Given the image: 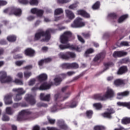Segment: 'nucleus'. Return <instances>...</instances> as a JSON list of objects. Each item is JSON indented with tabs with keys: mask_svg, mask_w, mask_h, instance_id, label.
I'll return each mask as SVG.
<instances>
[{
	"mask_svg": "<svg viewBox=\"0 0 130 130\" xmlns=\"http://www.w3.org/2000/svg\"><path fill=\"white\" fill-rule=\"evenodd\" d=\"M50 32H51L50 29H48L46 31H44L43 29H39L35 34L34 41H39L41 39V37H45V38L41 40V42H48L51 38Z\"/></svg>",
	"mask_w": 130,
	"mask_h": 130,
	"instance_id": "nucleus-1",
	"label": "nucleus"
},
{
	"mask_svg": "<svg viewBox=\"0 0 130 130\" xmlns=\"http://www.w3.org/2000/svg\"><path fill=\"white\" fill-rule=\"evenodd\" d=\"M34 117V113L29 110H22L19 113L17 118L18 121H26L32 120Z\"/></svg>",
	"mask_w": 130,
	"mask_h": 130,
	"instance_id": "nucleus-2",
	"label": "nucleus"
},
{
	"mask_svg": "<svg viewBox=\"0 0 130 130\" xmlns=\"http://www.w3.org/2000/svg\"><path fill=\"white\" fill-rule=\"evenodd\" d=\"M4 12L8 14L10 16L14 15V16L20 17L22 15V9L17 7H12L4 10Z\"/></svg>",
	"mask_w": 130,
	"mask_h": 130,
	"instance_id": "nucleus-3",
	"label": "nucleus"
},
{
	"mask_svg": "<svg viewBox=\"0 0 130 130\" xmlns=\"http://www.w3.org/2000/svg\"><path fill=\"white\" fill-rule=\"evenodd\" d=\"M58 55L59 58L65 59V60H69V59H71V58H76L77 56L76 53L71 51H67L65 53L61 52Z\"/></svg>",
	"mask_w": 130,
	"mask_h": 130,
	"instance_id": "nucleus-4",
	"label": "nucleus"
},
{
	"mask_svg": "<svg viewBox=\"0 0 130 130\" xmlns=\"http://www.w3.org/2000/svg\"><path fill=\"white\" fill-rule=\"evenodd\" d=\"M59 48L60 50L69 49L70 50H76L78 52H81L82 51V48L79 47L78 46L71 45V44H67L66 45L60 44L59 45Z\"/></svg>",
	"mask_w": 130,
	"mask_h": 130,
	"instance_id": "nucleus-5",
	"label": "nucleus"
},
{
	"mask_svg": "<svg viewBox=\"0 0 130 130\" xmlns=\"http://www.w3.org/2000/svg\"><path fill=\"white\" fill-rule=\"evenodd\" d=\"M73 36V34L70 31H65L60 36V41L62 44H68L70 38Z\"/></svg>",
	"mask_w": 130,
	"mask_h": 130,
	"instance_id": "nucleus-6",
	"label": "nucleus"
},
{
	"mask_svg": "<svg viewBox=\"0 0 130 130\" xmlns=\"http://www.w3.org/2000/svg\"><path fill=\"white\" fill-rule=\"evenodd\" d=\"M85 25L86 24L84 22H83V19L77 17L71 24V26L73 28H81L84 27Z\"/></svg>",
	"mask_w": 130,
	"mask_h": 130,
	"instance_id": "nucleus-7",
	"label": "nucleus"
},
{
	"mask_svg": "<svg viewBox=\"0 0 130 130\" xmlns=\"http://www.w3.org/2000/svg\"><path fill=\"white\" fill-rule=\"evenodd\" d=\"M107 112H105L102 114V116L103 117L105 118H109L111 119L112 118V114H114L115 113V110L113 108H109L106 109Z\"/></svg>",
	"mask_w": 130,
	"mask_h": 130,
	"instance_id": "nucleus-8",
	"label": "nucleus"
},
{
	"mask_svg": "<svg viewBox=\"0 0 130 130\" xmlns=\"http://www.w3.org/2000/svg\"><path fill=\"white\" fill-rule=\"evenodd\" d=\"M66 78H67V74L66 73H62L59 74L54 79V81L55 82V85L56 86H58L59 85H60V83H61V82H62L63 79H66Z\"/></svg>",
	"mask_w": 130,
	"mask_h": 130,
	"instance_id": "nucleus-9",
	"label": "nucleus"
},
{
	"mask_svg": "<svg viewBox=\"0 0 130 130\" xmlns=\"http://www.w3.org/2000/svg\"><path fill=\"white\" fill-rule=\"evenodd\" d=\"M25 99L26 102L30 104V105H34L36 104V100H35V98L32 94H27Z\"/></svg>",
	"mask_w": 130,
	"mask_h": 130,
	"instance_id": "nucleus-10",
	"label": "nucleus"
},
{
	"mask_svg": "<svg viewBox=\"0 0 130 130\" xmlns=\"http://www.w3.org/2000/svg\"><path fill=\"white\" fill-rule=\"evenodd\" d=\"M78 106V101L72 100L64 105V108H75Z\"/></svg>",
	"mask_w": 130,
	"mask_h": 130,
	"instance_id": "nucleus-11",
	"label": "nucleus"
},
{
	"mask_svg": "<svg viewBox=\"0 0 130 130\" xmlns=\"http://www.w3.org/2000/svg\"><path fill=\"white\" fill-rule=\"evenodd\" d=\"M69 96H63L61 93H57L54 95V100L56 102H61L64 101V100H67L68 98H69Z\"/></svg>",
	"mask_w": 130,
	"mask_h": 130,
	"instance_id": "nucleus-12",
	"label": "nucleus"
},
{
	"mask_svg": "<svg viewBox=\"0 0 130 130\" xmlns=\"http://www.w3.org/2000/svg\"><path fill=\"white\" fill-rule=\"evenodd\" d=\"M24 54L26 56H29L30 57H33L35 55V50L31 48H28L24 51Z\"/></svg>",
	"mask_w": 130,
	"mask_h": 130,
	"instance_id": "nucleus-13",
	"label": "nucleus"
},
{
	"mask_svg": "<svg viewBox=\"0 0 130 130\" xmlns=\"http://www.w3.org/2000/svg\"><path fill=\"white\" fill-rule=\"evenodd\" d=\"M57 123L58 126H59L60 129L68 130L69 128L68 125L66 124V123H64V121L62 120H58L57 122Z\"/></svg>",
	"mask_w": 130,
	"mask_h": 130,
	"instance_id": "nucleus-14",
	"label": "nucleus"
},
{
	"mask_svg": "<svg viewBox=\"0 0 130 130\" xmlns=\"http://www.w3.org/2000/svg\"><path fill=\"white\" fill-rule=\"evenodd\" d=\"M104 58H105V53L101 52L95 55L93 59V61L97 62L98 60L102 61Z\"/></svg>",
	"mask_w": 130,
	"mask_h": 130,
	"instance_id": "nucleus-15",
	"label": "nucleus"
},
{
	"mask_svg": "<svg viewBox=\"0 0 130 130\" xmlns=\"http://www.w3.org/2000/svg\"><path fill=\"white\" fill-rule=\"evenodd\" d=\"M12 98L13 93L7 94L4 98V101L5 102V104H6L7 105L12 104V103H13V101H12Z\"/></svg>",
	"mask_w": 130,
	"mask_h": 130,
	"instance_id": "nucleus-16",
	"label": "nucleus"
},
{
	"mask_svg": "<svg viewBox=\"0 0 130 130\" xmlns=\"http://www.w3.org/2000/svg\"><path fill=\"white\" fill-rule=\"evenodd\" d=\"M127 67L126 66H121L120 67L117 72V75H124L126 73H127Z\"/></svg>",
	"mask_w": 130,
	"mask_h": 130,
	"instance_id": "nucleus-17",
	"label": "nucleus"
},
{
	"mask_svg": "<svg viewBox=\"0 0 130 130\" xmlns=\"http://www.w3.org/2000/svg\"><path fill=\"white\" fill-rule=\"evenodd\" d=\"M114 84L116 87H119V86L124 85H125V80L121 79H117L114 81Z\"/></svg>",
	"mask_w": 130,
	"mask_h": 130,
	"instance_id": "nucleus-18",
	"label": "nucleus"
},
{
	"mask_svg": "<svg viewBox=\"0 0 130 130\" xmlns=\"http://www.w3.org/2000/svg\"><path fill=\"white\" fill-rule=\"evenodd\" d=\"M78 15H80L83 17L84 18H90V16L89 13H87V12L85 11V10H79L77 11Z\"/></svg>",
	"mask_w": 130,
	"mask_h": 130,
	"instance_id": "nucleus-19",
	"label": "nucleus"
},
{
	"mask_svg": "<svg viewBox=\"0 0 130 130\" xmlns=\"http://www.w3.org/2000/svg\"><path fill=\"white\" fill-rule=\"evenodd\" d=\"M117 99H122L123 97H127L129 95V91H125L122 92H118L117 94Z\"/></svg>",
	"mask_w": 130,
	"mask_h": 130,
	"instance_id": "nucleus-20",
	"label": "nucleus"
},
{
	"mask_svg": "<svg viewBox=\"0 0 130 130\" xmlns=\"http://www.w3.org/2000/svg\"><path fill=\"white\" fill-rule=\"evenodd\" d=\"M93 98L95 100H99V101H104L106 100L104 94L102 93H98L93 95Z\"/></svg>",
	"mask_w": 130,
	"mask_h": 130,
	"instance_id": "nucleus-21",
	"label": "nucleus"
},
{
	"mask_svg": "<svg viewBox=\"0 0 130 130\" xmlns=\"http://www.w3.org/2000/svg\"><path fill=\"white\" fill-rule=\"evenodd\" d=\"M127 53L123 51H115L113 54V56L114 57H121V56H124L126 55Z\"/></svg>",
	"mask_w": 130,
	"mask_h": 130,
	"instance_id": "nucleus-22",
	"label": "nucleus"
},
{
	"mask_svg": "<svg viewBox=\"0 0 130 130\" xmlns=\"http://www.w3.org/2000/svg\"><path fill=\"white\" fill-rule=\"evenodd\" d=\"M40 98L42 101H50V94H48L44 96V93H41L40 95Z\"/></svg>",
	"mask_w": 130,
	"mask_h": 130,
	"instance_id": "nucleus-23",
	"label": "nucleus"
},
{
	"mask_svg": "<svg viewBox=\"0 0 130 130\" xmlns=\"http://www.w3.org/2000/svg\"><path fill=\"white\" fill-rule=\"evenodd\" d=\"M52 60L51 58H46L45 59H42L39 61L38 64L40 67H42L44 63H48V62H50Z\"/></svg>",
	"mask_w": 130,
	"mask_h": 130,
	"instance_id": "nucleus-24",
	"label": "nucleus"
},
{
	"mask_svg": "<svg viewBox=\"0 0 130 130\" xmlns=\"http://www.w3.org/2000/svg\"><path fill=\"white\" fill-rule=\"evenodd\" d=\"M105 95V99L106 100L107 98H112L114 95V92L112 89H108Z\"/></svg>",
	"mask_w": 130,
	"mask_h": 130,
	"instance_id": "nucleus-25",
	"label": "nucleus"
},
{
	"mask_svg": "<svg viewBox=\"0 0 130 130\" xmlns=\"http://www.w3.org/2000/svg\"><path fill=\"white\" fill-rule=\"evenodd\" d=\"M51 87V85L47 84V82H44L39 87V90H48V89H50Z\"/></svg>",
	"mask_w": 130,
	"mask_h": 130,
	"instance_id": "nucleus-26",
	"label": "nucleus"
},
{
	"mask_svg": "<svg viewBox=\"0 0 130 130\" xmlns=\"http://www.w3.org/2000/svg\"><path fill=\"white\" fill-rule=\"evenodd\" d=\"M13 92H16L18 95H24L26 93V91L24 90L22 88H14L13 89Z\"/></svg>",
	"mask_w": 130,
	"mask_h": 130,
	"instance_id": "nucleus-27",
	"label": "nucleus"
},
{
	"mask_svg": "<svg viewBox=\"0 0 130 130\" xmlns=\"http://www.w3.org/2000/svg\"><path fill=\"white\" fill-rule=\"evenodd\" d=\"M66 14L67 17L70 20H73L75 18V14L70 10H66Z\"/></svg>",
	"mask_w": 130,
	"mask_h": 130,
	"instance_id": "nucleus-28",
	"label": "nucleus"
},
{
	"mask_svg": "<svg viewBox=\"0 0 130 130\" xmlns=\"http://www.w3.org/2000/svg\"><path fill=\"white\" fill-rule=\"evenodd\" d=\"M7 72L5 71H1L0 72V82L3 83L4 81H5V79L7 78Z\"/></svg>",
	"mask_w": 130,
	"mask_h": 130,
	"instance_id": "nucleus-29",
	"label": "nucleus"
},
{
	"mask_svg": "<svg viewBox=\"0 0 130 130\" xmlns=\"http://www.w3.org/2000/svg\"><path fill=\"white\" fill-rule=\"evenodd\" d=\"M117 104L118 106H123V107H126L128 109H130V102L127 103L118 102Z\"/></svg>",
	"mask_w": 130,
	"mask_h": 130,
	"instance_id": "nucleus-30",
	"label": "nucleus"
},
{
	"mask_svg": "<svg viewBox=\"0 0 130 130\" xmlns=\"http://www.w3.org/2000/svg\"><path fill=\"white\" fill-rule=\"evenodd\" d=\"M39 82H44L47 80V75L45 74H42L38 77Z\"/></svg>",
	"mask_w": 130,
	"mask_h": 130,
	"instance_id": "nucleus-31",
	"label": "nucleus"
},
{
	"mask_svg": "<svg viewBox=\"0 0 130 130\" xmlns=\"http://www.w3.org/2000/svg\"><path fill=\"white\" fill-rule=\"evenodd\" d=\"M7 39L9 42H16L17 37L15 35H10L7 37Z\"/></svg>",
	"mask_w": 130,
	"mask_h": 130,
	"instance_id": "nucleus-32",
	"label": "nucleus"
},
{
	"mask_svg": "<svg viewBox=\"0 0 130 130\" xmlns=\"http://www.w3.org/2000/svg\"><path fill=\"white\" fill-rule=\"evenodd\" d=\"M127 18H128V15L127 14L121 16L118 19V23H122L124 21H125Z\"/></svg>",
	"mask_w": 130,
	"mask_h": 130,
	"instance_id": "nucleus-33",
	"label": "nucleus"
},
{
	"mask_svg": "<svg viewBox=\"0 0 130 130\" xmlns=\"http://www.w3.org/2000/svg\"><path fill=\"white\" fill-rule=\"evenodd\" d=\"M100 2L99 1H97L92 5L91 9H92L93 11H96V10H99V9L100 8Z\"/></svg>",
	"mask_w": 130,
	"mask_h": 130,
	"instance_id": "nucleus-34",
	"label": "nucleus"
},
{
	"mask_svg": "<svg viewBox=\"0 0 130 130\" xmlns=\"http://www.w3.org/2000/svg\"><path fill=\"white\" fill-rule=\"evenodd\" d=\"M79 3L76 2L75 3H74L69 7V9H70L71 10H73L74 11H76L78 10V7Z\"/></svg>",
	"mask_w": 130,
	"mask_h": 130,
	"instance_id": "nucleus-35",
	"label": "nucleus"
},
{
	"mask_svg": "<svg viewBox=\"0 0 130 130\" xmlns=\"http://www.w3.org/2000/svg\"><path fill=\"white\" fill-rule=\"evenodd\" d=\"M104 66L105 67V69H104L103 73H104V72H105V71H107V70H108L109 69V67L113 66V63L112 62H105L104 63Z\"/></svg>",
	"mask_w": 130,
	"mask_h": 130,
	"instance_id": "nucleus-36",
	"label": "nucleus"
},
{
	"mask_svg": "<svg viewBox=\"0 0 130 130\" xmlns=\"http://www.w3.org/2000/svg\"><path fill=\"white\" fill-rule=\"evenodd\" d=\"M93 106L96 110H100L103 107V106L100 103H94L93 104Z\"/></svg>",
	"mask_w": 130,
	"mask_h": 130,
	"instance_id": "nucleus-37",
	"label": "nucleus"
},
{
	"mask_svg": "<svg viewBox=\"0 0 130 130\" xmlns=\"http://www.w3.org/2000/svg\"><path fill=\"white\" fill-rule=\"evenodd\" d=\"M61 67L65 70H70L71 69L70 63H63L61 65Z\"/></svg>",
	"mask_w": 130,
	"mask_h": 130,
	"instance_id": "nucleus-38",
	"label": "nucleus"
},
{
	"mask_svg": "<svg viewBox=\"0 0 130 130\" xmlns=\"http://www.w3.org/2000/svg\"><path fill=\"white\" fill-rule=\"evenodd\" d=\"M121 122L122 124H128L130 123V118H124L122 119Z\"/></svg>",
	"mask_w": 130,
	"mask_h": 130,
	"instance_id": "nucleus-39",
	"label": "nucleus"
},
{
	"mask_svg": "<svg viewBox=\"0 0 130 130\" xmlns=\"http://www.w3.org/2000/svg\"><path fill=\"white\" fill-rule=\"evenodd\" d=\"M32 76V73L29 71H25L24 72V77L25 79H29Z\"/></svg>",
	"mask_w": 130,
	"mask_h": 130,
	"instance_id": "nucleus-40",
	"label": "nucleus"
},
{
	"mask_svg": "<svg viewBox=\"0 0 130 130\" xmlns=\"http://www.w3.org/2000/svg\"><path fill=\"white\" fill-rule=\"evenodd\" d=\"M6 113L9 115H12L14 113V110L11 107H7L6 109Z\"/></svg>",
	"mask_w": 130,
	"mask_h": 130,
	"instance_id": "nucleus-41",
	"label": "nucleus"
},
{
	"mask_svg": "<svg viewBox=\"0 0 130 130\" xmlns=\"http://www.w3.org/2000/svg\"><path fill=\"white\" fill-rule=\"evenodd\" d=\"M13 83L16 84V85H20L21 86H22L24 84L23 83V80L19 79L18 78L15 79V80L13 81Z\"/></svg>",
	"mask_w": 130,
	"mask_h": 130,
	"instance_id": "nucleus-42",
	"label": "nucleus"
},
{
	"mask_svg": "<svg viewBox=\"0 0 130 130\" xmlns=\"http://www.w3.org/2000/svg\"><path fill=\"white\" fill-rule=\"evenodd\" d=\"M13 81V78L10 76H7L5 80H4L2 84L6 83H11V82Z\"/></svg>",
	"mask_w": 130,
	"mask_h": 130,
	"instance_id": "nucleus-43",
	"label": "nucleus"
},
{
	"mask_svg": "<svg viewBox=\"0 0 130 130\" xmlns=\"http://www.w3.org/2000/svg\"><path fill=\"white\" fill-rule=\"evenodd\" d=\"M38 0H29V4L30 6H38Z\"/></svg>",
	"mask_w": 130,
	"mask_h": 130,
	"instance_id": "nucleus-44",
	"label": "nucleus"
},
{
	"mask_svg": "<svg viewBox=\"0 0 130 130\" xmlns=\"http://www.w3.org/2000/svg\"><path fill=\"white\" fill-rule=\"evenodd\" d=\"M63 13V10L61 8L56 9L54 11L55 15H60Z\"/></svg>",
	"mask_w": 130,
	"mask_h": 130,
	"instance_id": "nucleus-45",
	"label": "nucleus"
},
{
	"mask_svg": "<svg viewBox=\"0 0 130 130\" xmlns=\"http://www.w3.org/2000/svg\"><path fill=\"white\" fill-rule=\"evenodd\" d=\"M82 35L85 39H89L91 37V34L90 32H83Z\"/></svg>",
	"mask_w": 130,
	"mask_h": 130,
	"instance_id": "nucleus-46",
	"label": "nucleus"
},
{
	"mask_svg": "<svg viewBox=\"0 0 130 130\" xmlns=\"http://www.w3.org/2000/svg\"><path fill=\"white\" fill-rule=\"evenodd\" d=\"M86 114L88 118H92V116L93 115V111L92 110L87 111Z\"/></svg>",
	"mask_w": 130,
	"mask_h": 130,
	"instance_id": "nucleus-47",
	"label": "nucleus"
},
{
	"mask_svg": "<svg viewBox=\"0 0 130 130\" xmlns=\"http://www.w3.org/2000/svg\"><path fill=\"white\" fill-rule=\"evenodd\" d=\"M70 69H79V64L76 62L70 63Z\"/></svg>",
	"mask_w": 130,
	"mask_h": 130,
	"instance_id": "nucleus-48",
	"label": "nucleus"
},
{
	"mask_svg": "<svg viewBox=\"0 0 130 130\" xmlns=\"http://www.w3.org/2000/svg\"><path fill=\"white\" fill-rule=\"evenodd\" d=\"M14 101H20L22 100V95L16 94V96L14 98Z\"/></svg>",
	"mask_w": 130,
	"mask_h": 130,
	"instance_id": "nucleus-49",
	"label": "nucleus"
},
{
	"mask_svg": "<svg viewBox=\"0 0 130 130\" xmlns=\"http://www.w3.org/2000/svg\"><path fill=\"white\" fill-rule=\"evenodd\" d=\"M108 16L109 18H111L114 20H116V19H117V14H116V13H110Z\"/></svg>",
	"mask_w": 130,
	"mask_h": 130,
	"instance_id": "nucleus-50",
	"label": "nucleus"
},
{
	"mask_svg": "<svg viewBox=\"0 0 130 130\" xmlns=\"http://www.w3.org/2000/svg\"><path fill=\"white\" fill-rule=\"evenodd\" d=\"M44 13V11L43 10H39L38 9V11L37 12V15L39 17H42L43 16V14Z\"/></svg>",
	"mask_w": 130,
	"mask_h": 130,
	"instance_id": "nucleus-51",
	"label": "nucleus"
},
{
	"mask_svg": "<svg viewBox=\"0 0 130 130\" xmlns=\"http://www.w3.org/2000/svg\"><path fill=\"white\" fill-rule=\"evenodd\" d=\"M37 105L38 107H47V106H48V105H47V104L43 103H38Z\"/></svg>",
	"mask_w": 130,
	"mask_h": 130,
	"instance_id": "nucleus-52",
	"label": "nucleus"
},
{
	"mask_svg": "<svg viewBox=\"0 0 130 130\" xmlns=\"http://www.w3.org/2000/svg\"><path fill=\"white\" fill-rule=\"evenodd\" d=\"M18 2L21 5H28L29 4V0H18Z\"/></svg>",
	"mask_w": 130,
	"mask_h": 130,
	"instance_id": "nucleus-53",
	"label": "nucleus"
},
{
	"mask_svg": "<svg viewBox=\"0 0 130 130\" xmlns=\"http://www.w3.org/2000/svg\"><path fill=\"white\" fill-rule=\"evenodd\" d=\"M25 62L24 60H19V61H16L15 62V64L16 66H17V67H21L23 63Z\"/></svg>",
	"mask_w": 130,
	"mask_h": 130,
	"instance_id": "nucleus-54",
	"label": "nucleus"
},
{
	"mask_svg": "<svg viewBox=\"0 0 130 130\" xmlns=\"http://www.w3.org/2000/svg\"><path fill=\"white\" fill-rule=\"evenodd\" d=\"M93 52H94V49L89 48L86 51L85 55H87V54H91V53H93Z\"/></svg>",
	"mask_w": 130,
	"mask_h": 130,
	"instance_id": "nucleus-55",
	"label": "nucleus"
},
{
	"mask_svg": "<svg viewBox=\"0 0 130 130\" xmlns=\"http://www.w3.org/2000/svg\"><path fill=\"white\" fill-rule=\"evenodd\" d=\"M2 120H3V121H9V120H10V117H9L8 115L4 114L3 116Z\"/></svg>",
	"mask_w": 130,
	"mask_h": 130,
	"instance_id": "nucleus-56",
	"label": "nucleus"
},
{
	"mask_svg": "<svg viewBox=\"0 0 130 130\" xmlns=\"http://www.w3.org/2000/svg\"><path fill=\"white\" fill-rule=\"evenodd\" d=\"M120 46H129L128 42L125 41H122L120 44Z\"/></svg>",
	"mask_w": 130,
	"mask_h": 130,
	"instance_id": "nucleus-57",
	"label": "nucleus"
},
{
	"mask_svg": "<svg viewBox=\"0 0 130 130\" xmlns=\"http://www.w3.org/2000/svg\"><path fill=\"white\" fill-rule=\"evenodd\" d=\"M122 63H128L129 62V59L128 58H125L121 60Z\"/></svg>",
	"mask_w": 130,
	"mask_h": 130,
	"instance_id": "nucleus-58",
	"label": "nucleus"
},
{
	"mask_svg": "<svg viewBox=\"0 0 130 130\" xmlns=\"http://www.w3.org/2000/svg\"><path fill=\"white\" fill-rule=\"evenodd\" d=\"M70 2H71V0H58L59 4H67Z\"/></svg>",
	"mask_w": 130,
	"mask_h": 130,
	"instance_id": "nucleus-59",
	"label": "nucleus"
},
{
	"mask_svg": "<svg viewBox=\"0 0 130 130\" xmlns=\"http://www.w3.org/2000/svg\"><path fill=\"white\" fill-rule=\"evenodd\" d=\"M78 40L81 42V43H85V40L82 38V37L80 35L77 36Z\"/></svg>",
	"mask_w": 130,
	"mask_h": 130,
	"instance_id": "nucleus-60",
	"label": "nucleus"
},
{
	"mask_svg": "<svg viewBox=\"0 0 130 130\" xmlns=\"http://www.w3.org/2000/svg\"><path fill=\"white\" fill-rule=\"evenodd\" d=\"M51 112H55L57 111V107L56 105L53 106L50 109Z\"/></svg>",
	"mask_w": 130,
	"mask_h": 130,
	"instance_id": "nucleus-61",
	"label": "nucleus"
},
{
	"mask_svg": "<svg viewBox=\"0 0 130 130\" xmlns=\"http://www.w3.org/2000/svg\"><path fill=\"white\" fill-rule=\"evenodd\" d=\"M48 120L50 124H54L55 123V119L48 118Z\"/></svg>",
	"mask_w": 130,
	"mask_h": 130,
	"instance_id": "nucleus-62",
	"label": "nucleus"
},
{
	"mask_svg": "<svg viewBox=\"0 0 130 130\" xmlns=\"http://www.w3.org/2000/svg\"><path fill=\"white\" fill-rule=\"evenodd\" d=\"M94 130H102L103 129V126L100 125H96L94 127Z\"/></svg>",
	"mask_w": 130,
	"mask_h": 130,
	"instance_id": "nucleus-63",
	"label": "nucleus"
},
{
	"mask_svg": "<svg viewBox=\"0 0 130 130\" xmlns=\"http://www.w3.org/2000/svg\"><path fill=\"white\" fill-rule=\"evenodd\" d=\"M8 2L4 0H0V6H6V5H7Z\"/></svg>",
	"mask_w": 130,
	"mask_h": 130,
	"instance_id": "nucleus-64",
	"label": "nucleus"
}]
</instances>
